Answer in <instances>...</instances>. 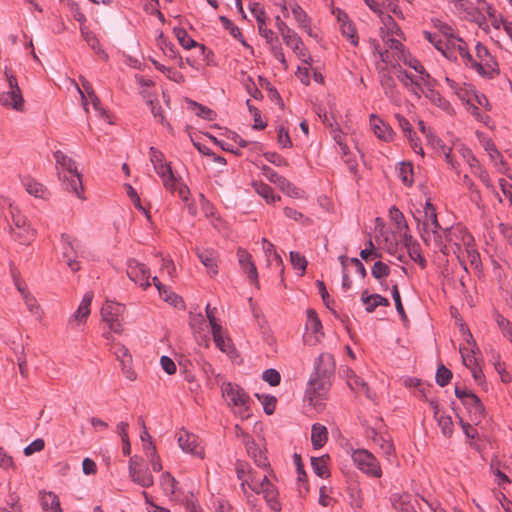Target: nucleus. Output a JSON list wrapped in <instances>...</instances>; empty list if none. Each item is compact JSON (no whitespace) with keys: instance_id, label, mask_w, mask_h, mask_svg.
Returning <instances> with one entry per match:
<instances>
[{"instance_id":"nucleus-1","label":"nucleus","mask_w":512,"mask_h":512,"mask_svg":"<svg viewBox=\"0 0 512 512\" xmlns=\"http://www.w3.org/2000/svg\"><path fill=\"white\" fill-rule=\"evenodd\" d=\"M149 157L155 172L162 179L164 187L171 193L177 192L184 202H188L190 195L188 186L174 174L170 164L164 161L163 153L155 147H150Z\"/></svg>"},{"instance_id":"nucleus-2","label":"nucleus","mask_w":512,"mask_h":512,"mask_svg":"<svg viewBox=\"0 0 512 512\" xmlns=\"http://www.w3.org/2000/svg\"><path fill=\"white\" fill-rule=\"evenodd\" d=\"M58 176L65 188L74 193L78 198L83 199V185L81 175L77 170L75 161L58 150L54 152Z\"/></svg>"},{"instance_id":"nucleus-3","label":"nucleus","mask_w":512,"mask_h":512,"mask_svg":"<svg viewBox=\"0 0 512 512\" xmlns=\"http://www.w3.org/2000/svg\"><path fill=\"white\" fill-rule=\"evenodd\" d=\"M441 226L438 223L437 214L434 206L426 202L424 206V219L422 223L421 238L426 245H430L433 235L434 246L443 254H449L450 250L445 238L440 234Z\"/></svg>"},{"instance_id":"nucleus-4","label":"nucleus","mask_w":512,"mask_h":512,"mask_svg":"<svg viewBox=\"0 0 512 512\" xmlns=\"http://www.w3.org/2000/svg\"><path fill=\"white\" fill-rule=\"evenodd\" d=\"M443 233H445V240L451 244L453 253L457 254V258L461 263L463 252L465 251L471 264H478L480 256L473 246L474 238L470 233L462 229L457 231L444 229Z\"/></svg>"},{"instance_id":"nucleus-5","label":"nucleus","mask_w":512,"mask_h":512,"mask_svg":"<svg viewBox=\"0 0 512 512\" xmlns=\"http://www.w3.org/2000/svg\"><path fill=\"white\" fill-rule=\"evenodd\" d=\"M60 260L63 261L72 272L80 270L78 258L83 255V245L76 237L62 233L60 236Z\"/></svg>"},{"instance_id":"nucleus-6","label":"nucleus","mask_w":512,"mask_h":512,"mask_svg":"<svg viewBox=\"0 0 512 512\" xmlns=\"http://www.w3.org/2000/svg\"><path fill=\"white\" fill-rule=\"evenodd\" d=\"M222 396L229 406L237 409L236 413L242 418L247 419L250 416L248 394L237 384L224 382L221 385Z\"/></svg>"},{"instance_id":"nucleus-7","label":"nucleus","mask_w":512,"mask_h":512,"mask_svg":"<svg viewBox=\"0 0 512 512\" xmlns=\"http://www.w3.org/2000/svg\"><path fill=\"white\" fill-rule=\"evenodd\" d=\"M355 466L364 474L373 478L382 476V469L378 459L366 449H355L351 453Z\"/></svg>"},{"instance_id":"nucleus-8","label":"nucleus","mask_w":512,"mask_h":512,"mask_svg":"<svg viewBox=\"0 0 512 512\" xmlns=\"http://www.w3.org/2000/svg\"><path fill=\"white\" fill-rule=\"evenodd\" d=\"M5 77L8 82L9 90L0 93V104L21 111L23 108L24 99L18 81L13 73L5 67Z\"/></svg>"},{"instance_id":"nucleus-9","label":"nucleus","mask_w":512,"mask_h":512,"mask_svg":"<svg viewBox=\"0 0 512 512\" xmlns=\"http://www.w3.org/2000/svg\"><path fill=\"white\" fill-rule=\"evenodd\" d=\"M10 235L13 240L20 244H29L35 237V231L28 224L26 217L23 216L20 210H12Z\"/></svg>"},{"instance_id":"nucleus-10","label":"nucleus","mask_w":512,"mask_h":512,"mask_svg":"<svg viewBox=\"0 0 512 512\" xmlns=\"http://www.w3.org/2000/svg\"><path fill=\"white\" fill-rule=\"evenodd\" d=\"M235 470L237 478L241 480L240 488L242 492H248L247 488L256 494L259 490H263V477H257L256 472L248 463L238 460L235 463Z\"/></svg>"},{"instance_id":"nucleus-11","label":"nucleus","mask_w":512,"mask_h":512,"mask_svg":"<svg viewBox=\"0 0 512 512\" xmlns=\"http://www.w3.org/2000/svg\"><path fill=\"white\" fill-rule=\"evenodd\" d=\"M125 307L116 302L106 301L101 308L102 320L106 323L110 331H114L116 334H122L123 332V312Z\"/></svg>"},{"instance_id":"nucleus-12","label":"nucleus","mask_w":512,"mask_h":512,"mask_svg":"<svg viewBox=\"0 0 512 512\" xmlns=\"http://www.w3.org/2000/svg\"><path fill=\"white\" fill-rule=\"evenodd\" d=\"M128 471L131 480L143 488L153 485L154 478L147 467L142 464V459L138 456H132L129 459Z\"/></svg>"},{"instance_id":"nucleus-13","label":"nucleus","mask_w":512,"mask_h":512,"mask_svg":"<svg viewBox=\"0 0 512 512\" xmlns=\"http://www.w3.org/2000/svg\"><path fill=\"white\" fill-rule=\"evenodd\" d=\"M330 386L331 380L311 375L305 392V398L311 405L318 406L320 401L325 398Z\"/></svg>"},{"instance_id":"nucleus-14","label":"nucleus","mask_w":512,"mask_h":512,"mask_svg":"<svg viewBox=\"0 0 512 512\" xmlns=\"http://www.w3.org/2000/svg\"><path fill=\"white\" fill-rule=\"evenodd\" d=\"M127 276L135 284L139 285L143 289H147L150 286V270L149 268L137 261L136 259H129L127 261Z\"/></svg>"},{"instance_id":"nucleus-15","label":"nucleus","mask_w":512,"mask_h":512,"mask_svg":"<svg viewBox=\"0 0 512 512\" xmlns=\"http://www.w3.org/2000/svg\"><path fill=\"white\" fill-rule=\"evenodd\" d=\"M258 31L259 34L265 39L266 43L270 46L272 55L283 65L284 69H287L288 64L277 35L271 29L266 27V23L259 25Z\"/></svg>"},{"instance_id":"nucleus-16","label":"nucleus","mask_w":512,"mask_h":512,"mask_svg":"<svg viewBox=\"0 0 512 512\" xmlns=\"http://www.w3.org/2000/svg\"><path fill=\"white\" fill-rule=\"evenodd\" d=\"M469 67L487 79H493L500 74L498 62L491 54L482 61H477L473 58Z\"/></svg>"},{"instance_id":"nucleus-17","label":"nucleus","mask_w":512,"mask_h":512,"mask_svg":"<svg viewBox=\"0 0 512 512\" xmlns=\"http://www.w3.org/2000/svg\"><path fill=\"white\" fill-rule=\"evenodd\" d=\"M462 156L465 159L466 163L471 168L472 173L475 176H477L487 188H492L493 184L491 182L488 172L486 171L485 168L482 167L479 160L472 153V151L470 149L465 148L462 150Z\"/></svg>"},{"instance_id":"nucleus-18","label":"nucleus","mask_w":512,"mask_h":512,"mask_svg":"<svg viewBox=\"0 0 512 512\" xmlns=\"http://www.w3.org/2000/svg\"><path fill=\"white\" fill-rule=\"evenodd\" d=\"M177 441L179 447L185 453L197 455L203 458V451L202 449H199L198 437L195 434L182 429L177 433Z\"/></svg>"},{"instance_id":"nucleus-19","label":"nucleus","mask_w":512,"mask_h":512,"mask_svg":"<svg viewBox=\"0 0 512 512\" xmlns=\"http://www.w3.org/2000/svg\"><path fill=\"white\" fill-rule=\"evenodd\" d=\"M314 373L312 375L331 380L335 371V362L331 354L322 353L315 360Z\"/></svg>"},{"instance_id":"nucleus-20","label":"nucleus","mask_w":512,"mask_h":512,"mask_svg":"<svg viewBox=\"0 0 512 512\" xmlns=\"http://www.w3.org/2000/svg\"><path fill=\"white\" fill-rule=\"evenodd\" d=\"M243 442L248 455L254 460V463L260 468H268L269 461L264 452L257 446L254 439L246 435Z\"/></svg>"},{"instance_id":"nucleus-21","label":"nucleus","mask_w":512,"mask_h":512,"mask_svg":"<svg viewBox=\"0 0 512 512\" xmlns=\"http://www.w3.org/2000/svg\"><path fill=\"white\" fill-rule=\"evenodd\" d=\"M93 299V293L87 292L80 302L78 309L73 313L69 320V325H80L86 322L88 316L90 315V305Z\"/></svg>"},{"instance_id":"nucleus-22","label":"nucleus","mask_w":512,"mask_h":512,"mask_svg":"<svg viewBox=\"0 0 512 512\" xmlns=\"http://www.w3.org/2000/svg\"><path fill=\"white\" fill-rule=\"evenodd\" d=\"M237 257L241 268L247 274L249 280L258 286V272L251 255L245 249L239 248L237 250Z\"/></svg>"},{"instance_id":"nucleus-23","label":"nucleus","mask_w":512,"mask_h":512,"mask_svg":"<svg viewBox=\"0 0 512 512\" xmlns=\"http://www.w3.org/2000/svg\"><path fill=\"white\" fill-rule=\"evenodd\" d=\"M390 502L397 512H417L413 504V497L407 492L391 494Z\"/></svg>"},{"instance_id":"nucleus-24","label":"nucleus","mask_w":512,"mask_h":512,"mask_svg":"<svg viewBox=\"0 0 512 512\" xmlns=\"http://www.w3.org/2000/svg\"><path fill=\"white\" fill-rule=\"evenodd\" d=\"M462 404L466 407L468 413L470 414V420L474 424H478L481 421L484 413V406L478 396L472 393L470 396H468V398L465 399Z\"/></svg>"},{"instance_id":"nucleus-25","label":"nucleus","mask_w":512,"mask_h":512,"mask_svg":"<svg viewBox=\"0 0 512 512\" xmlns=\"http://www.w3.org/2000/svg\"><path fill=\"white\" fill-rule=\"evenodd\" d=\"M197 256L200 262L206 267L210 275L218 273V254L213 249H197Z\"/></svg>"},{"instance_id":"nucleus-26","label":"nucleus","mask_w":512,"mask_h":512,"mask_svg":"<svg viewBox=\"0 0 512 512\" xmlns=\"http://www.w3.org/2000/svg\"><path fill=\"white\" fill-rule=\"evenodd\" d=\"M370 125L374 134L381 140L389 142L393 139L394 132L392 128L384 123L378 116H370Z\"/></svg>"},{"instance_id":"nucleus-27","label":"nucleus","mask_w":512,"mask_h":512,"mask_svg":"<svg viewBox=\"0 0 512 512\" xmlns=\"http://www.w3.org/2000/svg\"><path fill=\"white\" fill-rule=\"evenodd\" d=\"M22 184L27 193L34 196L35 198L46 200L50 196V192L42 183L29 176L22 179Z\"/></svg>"},{"instance_id":"nucleus-28","label":"nucleus","mask_w":512,"mask_h":512,"mask_svg":"<svg viewBox=\"0 0 512 512\" xmlns=\"http://www.w3.org/2000/svg\"><path fill=\"white\" fill-rule=\"evenodd\" d=\"M39 501L44 512H63L59 497L52 491H41Z\"/></svg>"},{"instance_id":"nucleus-29","label":"nucleus","mask_w":512,"mask_h":512,"mask_svg":"<svg viewBox=\"0 0 512 512\" xmlns=\"http://www.w3.org/2000/svg\"><path fill=\"white\" fill-rule=\"evenodd\" d=\"M380 84L384 94L390 99L391 102L398 104L400 102V94L396 88V83L389 73H381Z\"/></svg>"},{"instance_id":"nucleus-30","label":"nucleus","mask_w":512,"mask_h":512,"mask_svg":"<svg viewBox=\"0 0 512 512\" xmlns=\"http://www.w3.org/2000/svg\"><path fill=\"white\" fill-rule=\"evenodd\" d=\"M292 14L298 23V25L303 28L307 34L311 37H315L311 28V19L307 15V13L302 9V7L297 3L293 2L291 5Z\"/></svg>"},{"instance_id":"nucleus-31","label":"nucleus","mask_w":512,"mask_h":512,"mask_svg":"<svg viewBox=\"0 0 512 512\" xmlns=\"http://www.w3.org/2000/svg\"><path fill=\"white\" fill-rule=\"evenodd\" d=\"M328 439L327 428L321 424H314L311 431V442L314 449L322 448Z\"/></svg>"},{"instance_id":"nucleus-32","label":"nucleus","mask_w":512,"mask_h":512,"mask_svg":"<svg viewBox=\"0 0 512 512\" xmlns=\"http://www.w3.org/2000/svg\"><path fill=\"white\" fill-rule=\"evenodd\" d=\"M397 79L407 88H410V91L416 95L417 98L421 97V94L416 90V88H420V82L412 77L406 70L399 67L397 71Z\"/></svg>"},{"instance_id":"nucleus-33","label":"nucleus","mask_w":512,"mask_h":512,"mask_svg":"<svg viewBox=\"0 0 512 512\" xmlns=\"http://www.w3.org/2000/svg\"><path fill=\"white\" fill-rule=\"evenodd\" d=\"M431 404L435 409V418L437 420L438 426L441 429V432L445 437H451L453 434V422L451 417L448 415L440 414L437 405H434L433 402H431Z\"/></svg>"},{"instance_id":"nucleus-34","label":"nucleus","mask_w":512,"mask_h":512,"mask_svg":"<svg viewBox=\"0 0 512 512\" xmlns=\"http://www.w3.org/2000/svg\"><path fill=\"white\" fill-rule=\"evenodd\" d=\"M328 460L329 456H321V457H312L311 458V466L314 473L321 478H328L330 476V472L328 469Z\"/></svg>"},{"instance_id":"nucleus-35","label":"nucleus","mask_w":512,"mask_h":512,"mask_svg":"<svg viewBox=\"0 0 512 512\" xmlns=\"http://www.w3.org/2000/svg\"><path fill=\"white\" fill-rule=\"evenodd\" d=\"M347 385L352 391L356 393H363L369 399L373 398L367 383L356 374H351V376H349Z\"/></svg>"},{"instance_id":"nucleus-36","label":"nucleus","mask_w":512,"mask_h":512,"mask_svg":"<svg viewBox=\"0 0 512 512\" xmlns=\"http://www.w3.org/2000/svg\"><path fill=\"white\" fill-rule=\"evenodd\" d=\"M397 176L402 181V183L406 186H411L414 182L413 179V166L410 162H401L399 163L398 168L396 169Z\"/></svg>"},{"instance_id":"nucleus-37","label":"nucleus","mask_w":512,"mask_h":512,"mask_svg":"<svg viewBox=\"0 0 512 512\" xmlns=\"http://www.w3.org/2000/svg\"><path fill=\"white\" fill-rule=\"evenodd\" d=\"M252 186L267 203H274L277 200H280V196L275 195L273 189L268 184L263 182H253Z\"/></svg>"},{"instance_id":"nucleus-38","label":"nucleus","mask_w":512,"mask_h":512,"mask_svg":"<svg viewBox=\"0 0 512 512\" xmlns=\"http://www.w3.org/2000/svg\"><path fill=\"white\" fill-rule=\"evenodd\" d=\"M151 62L153 63L155 68L158 71L165 74L168 79H170L176 83H183L185 81L184 75L181 72L177 71L176 69L171 68V67H166L154 59H151Z\"/></svg>"},{"instance_id":"nucleus-39","label":"nucleus","mask_w":512,"mask_h":512,"mask_svg":"<svg viewBox=\"0 0 512 512\" xmlns=\"http://www.w3.org/2000/svg\"><path fill=\"white\" fill-rule=\"evenodd\" d=\"M449 45H451L459 52V55L464 61L465 65L469 67L473 60V56L468 51L467 44L461 38L457 37L456 39L452 40L448 46Z\"/></svg>"},{"instance_id":"nucleus-40","label":"nucleus","mask_w":512,"mask_h":512,"mask_svg":"<svg viewBox=\"0 0 512 512\" xmlns=\"http://www.w3.org/2000/svg\"><path fill=\"white\" fill-rule=\"evenodd\" d=\"M374 443L379 446L384 456L390 461L391 457L394 455V445L391 436L382 434Z\"/></svg>"},{"instance_id":"nucleus-41","label":"nucleus","mask_w":512,"mask_h":512,"mask_svg":"<svg viewBox=\"0 0 512 512\" xmlns=\"http://www.w3.org/2000/svg\"><path fill=\"white\" fill-rule=\"evenodd\" d=\"M425 38L438 50L440 51L446 58L451 59V52L448 51V44L443 43L442 40L436 33L424 32Z\"/></svg>"},{"instance_id":"nucleus-42","label":"nucleus","mask_w":512,"mask_h":512,"mask_svg":"<svg viewBox=\"0 0 512 512\" xmlns=\"http://www.w3.org/2000/svg\"><path fill=\"white\" fill-rule=\"evenodd\" d=\"M189 108L197 115L198 117H201L205 120H213L216 116V113L211 110L210 108L203 106L195 101L189 100L188 101Z\"/></svg>"},{"instance_id":"nucleus-43","label":"nucleus","mask_w":512,"mask_h":512,"mask_svg":"<svg viewBox=\"0 0 512 512\" xmlns=\"http://www.w3.org/2000/svg\"><path fill=\"white\" fill-rule=\"evenodd\" d=\"M82 86H83L84 91L87 93V95L93 105V108L99 112L100 116L104 117L106 115V111L101 108L100 99L98 98V96L96 95L94 90L92 89L91 84L87 80L82 79Z\"/></svg>"},{"instance_id":"nucleus-44","label":"nucleus","mask_w":512,"mask_h":512,"mask_svg":"<svg viewBox=\"0 0 512 512\" xmlns=\"http://www.w3.org/2000/svg\"><path fill=\"white\" fill-rule=\"evenodd\" d=\"M112 352L116 358L120 361L121 366H127L132 363V357L129 353L128 348L120 343H116L112 347Z\"/></svg>"},{"instance_id":"nucleus-45","label":"nucleus","mask_w":512,"mask_h":512,"mask_svg":"<svg viewBox=\"0 0 512 512\" xmlns=\"http://www.w3.org/2000/svg\"><path fill=\"white\" fill-rule=\"evenodd\" d=\"M174 34L184 49H191L198 45V43L188 35L184 28H174Z\"/></svg>"},{"instance_id":"nucleus-46","label":"nucleus","mask_w":512,"mask_h":512,"mask_svg":"<svg viewBox=\"0 0 512 512\" xmlns=\"http://www.w3.org/2000/svg\"><path fill=\"white\" fill-rule=\"evenodd\" d=\"M426 98H428L433 104L440 107L443 110L449 108V102L441 96V94L434 89V87L429 88L426 91H423Z\"/></svg>"},{"instance_id":"nucleus-47","label":"nucleus","mask_w":512,"mask_h":512,"mask_svg":"<svg viewBox=\"0 0 512 512\" xmlns=\"http://www.w3.org/2000/svg\"><path fill=\"white\" fill-rule=\"evenodd\" d=\"M23 300L29 312L40 320L42 317V310L37 300L29 292H23Z\"/></svg>"},{"instance_id":"nucleus-48","label":"nucleus","mask_w":512,"mask_h":512,"mask_svg":"<svg viewBox=\"0 0 512 512\" xmlns=\"http://www.w3.org/2000/svg\"><path fill=\"white\" fill-rule=\"evenodd\" d=\"M390 219L395 223L398 233L402 230H408V225L405 220L403 213L395 206H392L389 210Z\"/></svg>"},{"instance_id":"nucleus-49","label":"nucleus","mask_w":512,"mask_h":512,"mask_svg":"<svg viewBox=\"0 0 512 512\" xmlns=\"http://www.w3.org/2000/svg\"><path fill=\"white\" fill-rule=\"evenodd\" d=\"M215 345L223 352H228L231 345L230 340L225 339L222 331V327H216L211 330Z\"/></svg>"},{"instance_id":"nucleus-50","label":"nucleus","mask_w":512,"mask_h":512,"mask_svg":"<svg viewBox=\"0 0 512 512\" xmlns=\"http://www.w3.org/2000/svg\"><path fill=\"white\" fill-rule=\"evenodd\" d=\"M127 189V195L133 202L136 209H138L141 213H143L148 221H151V215L150 213L143 207L141 203V199L139 195L137 194L136 190L129 184H126Z\"/></svg>"},{"instance_id":"nucleus-51","label":"nucleus","mask_w":512,"mask_h":512,"mask_svg":"<svg viewBox=\"0 0 512 512\" xmlns=\"http://www.w3.org/2000/svg\"><path fill=\"white\" fill-rule=\"evenodd\" d=\"M477 352H479V349H468L465 347H460L462 361L467 368L479 365L478 360L476 358Z\"/></svg>"},{"instance_id":"nucleus-52","label":"nucleus","mask_w":512,"mask_h":512,"mask_svg":"<svg viewBox=\"0 0 512 512\" xmlns=\"http://www.w3.org/2000/svg\"><path fill=\"white\" fill-rule=\"evenodd\" d=\"M286 46L291 48L292 50H297L303 46V41L299 37V35L292 29L289 30V33H284L281 35Z\"/></svg>"},{"instance_id":"nucleus-53","label":"nucleus","mask_w":512,"mask_h":512,"mask_svg":"<svg viewBox=\"0 0 512 512\" xmlns=\"http://www.w3.org/2000/svg\"><path fill=\"white\" fill-rule=\"evenodd\" d=\"M256 397L263 405L266 414L271 415L274 413L276 408V398L274 396L257 393Z\"/></svg>"},{"instance_id":"nucleus-54","label":"nucleus","mask_w":512,"mask_h":512,"mask_svg":"<svg viewBox=\"0 0 512 512\" xmlns=\"http://www.w3.org/2000/svg\"><path fill=\"white\" fill-rule=\"evenodd\" d=\"M495 321L502 334L509 340L512 339V323L499 313L495 315Z\"/></svg>"},{"instance_id":"nucleus-55","label":"nucleus","mask_w":512,"mask_h":512,"mask_svg":"<svg viewBox=\"0 0 512 512\" xmlns=\"http://www.w3.org/2000/svg\"><path fill=\"white\" fill-rule=\"evenodd\" d=\"M407 252L409 254V257L414 262L419 264L421 268L424 269L426 267L427 261H426V259L421 254V248H420L419 243H417L415 245H412L409 248H407Z\"/></svg>"},{"instance_id":"nucleus-56","label":"nucleus","mask_w":512,"mask_h":512,"mask_svg":"<svg viewBox=\"0 0 512 512\" xmlns=\"http://www.w3.org/2000/svg\"><path fill=\"white\" fill-rule=\"evenodd\" d=\"M290 261L293 268L299 270L301 275H303L308 264L306 258L299 252L292 251L290 252Z\"/></svg>"},{"instance_id":"nucleus-57","label":"nucleus","mask_w":512,"mask_h":512,"mask_svg":"<svg viewBox=\"0 0 512 512\" xmlns=\"http://www.w3.org/2000/svg\"><path fill=\"white\" fill-rule=\"evenodd\" d=\"M176 480L168 472L163 473L160 479V485L166 494H174Z\"/></svg>"},{"instance_id":"nucleus-58","label":"nucleus","mask_w":512,"mask_h":512,"mask_svg":"<svg viewBox=\"0 0 512 512\" xmlns=\"http://www.w3.org/2000/svg\"><path fill=\"white\" fill-rule=\"evenodd\" d=\"M306 326L308 328H310L314 333H318L321 330V328H322L321 321H320L316 311L313 310V309H308L307 310V323H306Z\"/></svg>"},{"instance_id":"nucleus-59","label":"nucleus","mask_w":512,"mask_h":512,"mask_svg":"<svg viewBox=\"0 0 512 512\" xmlns=\"http://www.w3.org/2000/svg\"><path fill=\"white\" fill-rule=\"evenodd\" d=\"M452 378V372L444 365H440L436 372V383L440 387L446 386Z\"/></svg>"},{"instance_id":"nucleus-60","label":"nucleus","mask_w":512,"mask_h":512,"mask_svg":"<svg viewBox=\"0 0 512 512\" xmlns=\"http://www.w3.org/2000/svg\"><path fill=\"white\" fill-rule=\"evenodd\" d=\"M342 34L346 36L354 46L358 44L356 29L350 21H344L341 25Z\"/></svg>"},{"instance_id":"nucleus-61","label":"nucleus","mask_w":512,"mask_h":512,"mask_svg":"<svg viewBox=\"0 0 512 512\" xmlns=\"http://www.w3.org/2000/svg\"><path fill=\"white\" fill-rule=\"evenodd\" d=\"M262 243H263V250H264L266 256L270 257L272 255L273 261H275L276 264L281 267V271H283L282 259H281L280 255L274 250V245L271 242H269L266 238L262 239Z\"/></svg>"},{"instance_id":"nucleus-62","label":"nucleus","mask_w":512,"mask_h":512,"mask_svg":"<svg viewBox=\"0 0 512 512\" xmlns=\"http://www.w3.org/2000/svg\"><path fill=\"white\" fill-rule=\"evenodd\" d=\"M371 273L375 279L380 280L390 274V267L382 261H377L374 263Z\"/></svg>"},{"instance_id":"nucleus-63","label":"nucleus","mask_w":512,"mask_h":512,"mask_svg":"<svg viewBox=\"0 0 512 512\" xmlns=\"http://www.w3.org/2000/svg\"><path fill=\"white\" fill-rule=\"evenodd\" d=\"M277 186L280 188L281 191H283L289 196L299 197L300 195V190L297 187H295L290 181H288L285 177H282Z\"/></svg>"},{"instance_id":"nucleus-64","label":"nucleus","mask_w":512,"mask_h":512,"mask_svg":"<svg viewBox=\"0 0 512 512\" xmlns=\"http://www.w3.org/2000/svg\"><path fill=\"white\" fill-rule=\"evenodd\" d=\"M262 378L265 382H267L271 386H277L280 384L281 375L275 369H267L263 372Z\"/></svg>"}]
</instances>
